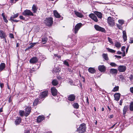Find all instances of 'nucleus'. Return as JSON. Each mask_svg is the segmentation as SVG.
Segmentation results:
<instances>
[{
  "instance_id": "1",
  "label": "nucleus",
  "mask_w": 133,
  "mask_h": 133,
  "mask_svg": "<svg viewBox=\"0 0 133 133\" xmlns=\"http://www.w3.org/2000/svg\"><path fill=\"white\" fill-rule=\"evenodd\" d=\"M86 124L83 123L81 124L79 127L77 128V131L78 133H83L86 130Z\"/></svg>"
},
{
  "instance_id": "2",
  "label": "nucleus",
  "mask_w": 133,
  "mask_h": 133,
  "mask_svg": "<svg viewBox=\"0 0 133 133\" xmlns=\"http://www.w3.org/2000/svg\"><path fill=\"white\" fill-rule=\"evenodd\" d=\"M44 23L48 26H51L53 23L52 18L51 17L46 18L44 21Z\"/></svg>"
},
{
  "instance_id": "3",
  "label": "nucleus",
  "mask_w": 133,
  "mask_h": 133,
  "mask_svg": "<svg viewBox=\"0 0 133 133\" xmlns=\"http://www.w3.org/2000/svg\"><path fill=\"white\" fill-rule=\"evenodd\" d=\"M115 20L112 17H109L108 18L107 22L111 26H113L115 24Z\"/></svg>"
},
{
  "instance_id": "4",
  "label": "nucleus",
  "mask_w": 133,
  "mask_h": 133,
  "mask_svg": "<svg viewBox=\"0 0 133 133\" xmlns=\"http://www.w3.org/2000/svg\"><path fill=\"white\" fill-rule=\"evenodd\" d=\"M82 24L81 23H79L77 24L73 30L74 31V32L75 34H77L79 29L81 27Z\"/></svg>"
},
{
  "instance_id": "5",
  "label": "nucleus",
  "mask_w": 133,
  "mask_h": 133,
  "mask_svg": "<svg viewBox=\"0 0 133 133\" xmlns=\"http://www.w3.org/2000/svg\"><path fill=\"white\" fill-rule=\"evenodd\" d=\"M22 14L25 16H33L34 14L30 10L26 9L22 12Z\"/></svg>"
},
{
  "instance_id": "6",
  "label": "nucleus",
  "mask_w": 133,
  "mask_h": 133,
  "mask_svg": "<svg viewBox=\"0 0 133 133\" xmlns=\"http://www.w3.org/2000/svg\"><path fill=\"white\" fill-rule=\"evenodd\" d=\"M25 110V112L24 116L26 117H27L29 115L31 112V108L30 107H26Z\"/></svg>"
},
{
  "instance_id": "7",
  "label": "nucleus",
  "mask_w": 133,
  "mask_h": 133,
  "mask_svg": "<svg viewBox=\"0 0 133 133\" xmlns=\"http://www.w3.org/2000/svg\"><path fill=\"white\" fill-rule=\"evenodd\" d=\"M126 69V66H125L119 65L118 66V70L119 72H124Z\"/></svg>"
},
{
  "instance_id": "8",
  "label": "nucleus",
  "mask_w": 133,
  "mask_h": 133,
  "mask_svg": "<svg viewBox=\"0 0 133 133\" xmlns=\"http://www.w3.org/2000/svg\"><path fill=\"white\" fill-rule=\"evenodd\" d=\"M95 29L97 31H99L103 32H105V29L99 26L98 25H94Z\"/></svg>"
},
{
  "instance_id": "9",
  "label": "nucleus",
  "mask_w": 133,
  "mask_h": 133,
  "mask_svg": "<svg viewBox=\"0 0 133 133\" xmlns=\"http://www.w3.org/2000/svg\"><path fill=\"white\" fill-rule=\"evenodd\" d=\"M38 60V59L36 57H34L30 60L29 62L31 64H34L37 62Z\"/></svg>"
},
{
  "instance_id": "10",
  "label": "nucleus",
  "mask_w": 133,
  "mask_h": 133,
  "mask_svg": "<svg viewBox=\"0 0 133 133\" xmlns=\"http://www.w3.org/2000/svg\"><path fill=\"white\" fill-rule=\"evenodd\" d=\"M51 93L52 96H56L57 94V91L55 87H52L51 89Z\"/></svg>"
},
{
  "instance_id": "11",
  "label": "nucleus",
  "mask_w": 133,
  "mask_h": 133,
  "mask_svg": "<svg viewBox=\"0 0 133 133\" xmlns=\"http://www.w3.org/2000/svg\"><path fill=\"white\" fill-rule=\"evenodd\" d=\"M48 91L47 90H46L42 92V101L48 96Z\"/></svg>"
},
{
  "instance_id": "12",
  "label": "nucleus",
  "mask_w": 133,
  "mask_h": 133,
  "mask_svg": "<svg viewBox=\"0 0 133 133\" xmlns=\"http://www.w3.org/2000/svg\"><path fill=\"white\" fill-rule=\"evenodd\" d=\"M68 100L70 101H73L75 99V96L74 94H71L68 96Z\"/></svg>"
},
{
  "instance_id": "13",
  "label": "nucleus",
  "mask_w": 133,
  "mask_h": 133,
  "mask_svg": "<svg viewBox=\"0 0 133 133\" xmlns=\"http://www.w3.org/2000/svg\"><path fill=\"white\" fill-rule=\"evenodd\" d=\"M89 16L95 22H97L98 21L97 17L95 15L93 14H91L89 15Z\"/></svg>"
},
{
  "instance_id": "14",
  "label": "nucleus",
  "mask_w": 133,
  "mask_h": 133,
  "mask_svg": "<svg viewBox=\"0 0 133 133\" xmlns=\"http://www.w3.org/2000/svg\"><path fill=\"white\" fill-rule=\"evenodd\" d=\"M54 14L55 16L57 18H61V19H63V17H61L60 15L59 14L58 12L56 10H54Z\"/></svg>"
},
{
  "instance_id": "15",
  "label": "nucleus",
  "mask_w": 133,
  "mask_h": 133,
  "mask_svg": "<svg viewBox=\"0 0 133 133\" xmlns=\"http://www.w3.org/2000/svg\"><path fill=\"white\" fill-rule=\"evenodd\" d=\"M98 69L101 72H104L106 70V67L104 65H100L98 66Z\"/></svg>"
},
{
  "instance_id": "16",
  "label": "nucleus",
  "mask_w": 133,
  "mask_h": 133,
  "mask_svg": "<svg viewBox=\"0 0 133 133\" xmlns=\"http://www.w3.org/2000/svg\"><path fill=\"white\" fill-rule=\"evenodd\" d=\"M114 96L115 98V99L117 101L119 99L120 94L119 93H117L114 94Z\"/></svg>"
},
{
  "instance_id": "17",
  "label": "nucleus",
  "mask_w": 133,
  "mask_h": 133,
  "mask_svg": "<svg viewBox=\"0 0 133 133\" xmlns=\"http://www.w3.org/2000/svg\"><path fill=\"white\" fill-rule=\"evenodd\" d=\"M110 72L111 74H117L118 72V70L116 69H110Z\"/></svg>"
},
{
  "instance_id": "18",
  "label": "nucleus",
  "mask_w": 133,
  "mask_h": 133,
  "mask_svg": "<svg viewBox=\"0 0 133 133\" xmlns=\"http://www.w3.org/2000/svg\"><path fill=\"white\" fill-rule=\"evenodd\" d=\"M75 14V15L78 17L80 18H82L84 16L81 13L78 12L76 11H74Z\"/></svg>"
},
{
  "instance_id": "19",
  "label": "nucleus",
  "mask_w": 133,
  "mask_h": 133,
  "mask_svg": "<svg viewBox=\"0 0 133 133\" xmlns=\"http://www.w3.org/2000/svg\"><path fill=\"white\" fill-rule=\"evenodd\" d=\"M95 14L96 15L98 18L101 19L102 17V14L100 12L96 11L95 12Z\"/></svg>"
},
{
  "instance_id": "20",
  "label": "nucleus",
  "mask_w": 133,
  "mask_h": 133,
  "mask_svg": "<svg viewBox=\"0 0 133 133\" xmlns=\"http://www.w3.org/2000/svg\"><path fill=\"white\" fill-rule=\"evenodd\" d=\"M6 37V35L5 33L3 31L0 30V37L2 38H5Z\"/></svg>"
},
{
  "instance_id": "21",
  "label": "nucleus",
  "mask_w": 133,
  "mask_h": 133,
  "mask_svg": "<svg viewBox=\"0 0 133 133\" xmlns=\"http://www.w3.org/2000/svg\"><path fill=\"white\" fill-rule=\"evenodd\" d=\"M51 83L53 86H56L58 84V82L57 80L54 79L52 80Z\"/></svg>"
},
{
  "instance_id": "22",
  "label": "nucleus",
  "mask_w": 133,
  "mask_h": 133,
  "mask_svg": "<svg viewBox=\"0 0 133 133\" xmlns=\"http://www.w3.org/2000/svg\"><path fill=\"white\" fill-rule=\"evenodd\" d=\"M5 66V64L4 63H1L0 65V72L3 70Z\"/></svg>"
},
{
  "instance_id": "23",
  "label": "nucleus",
  "mask_w": 133,
  "mask_h": 133,
  "mask_svg": "<svg viewBox=\"0 0 133 133\" xmlns=\"http://www.w3.org/2000/svg\"><path fill=\"white\" fill-rule=\"evenodd\" d=\"M123 36L124 41H126L127 40V36L126 32L125 31L123 32Z\"/></svg>"
},
{
  "instance_id": "24",
  "label": "nucleus",
  "mask_w": 133,
  "mask_h": 133,
  "mask_svg": "<svg viewBox=\"0 0 133 133\" xmlns=\"http://www.w3.org/2000/svg\"><path fill=\"white\" fill-rule=\"evenodd\" d=\"M88 70L89 72L92 74H94L96 72L95 70L93 68L91 67L89 68Z\"/></svg>"
},
{
  "instance_id": "25",
  "label": "nucleus",
  "mask_w": 133,
  "mask_h": 133,
  "mask_svg": "<svg viewBox=\"0 0 133 133\" xmlns=\"http://www.w3.org/2000/svg\"><path fill=\"white\" fill-rule=\"evenodd\" d=\"M21 119L20 118H18L15 121V124L16 125L19 124L21 122Z\"/></svg>"
},
{
  "instance_id": "26",
  "label": "nucleus",
  "mask_w": 133,
  "mask_h": 133,
  "mask_svg": "<svg viewBox=\"0 0 133 133\" xmlns=\"http://www.w3.org/2000/svg\"><path fill=\"white\" fill-rule=\"evenodd\" d=\"M48 40L47 37L45 36L44 37L42 38V43L43 44H45Z\"/></svg>"
},
{
  "instance_id": "27",
  "label": "nucleus",
  "mask_w": 133,
  "mask_h": 133,
  "mask_svg": "<svg viewBox=\"0 0 133 133\" xmlns=\"http://www.w3.org/2000/svg\"><path fill=\"white\" fill-rule=\"evenodd\" d=\"M102 56L103 58L105 60L107 61L109 60V58L107 54H102Z\"/></svg>"
},
{
  "instance_id": "28",
  "label": "nucleus",
  "mask_w": 133,
  "mask_h": 133,
  "mask_svg": "<svg viewBox=\"0 0 133 133\" xmlns=\"http://www.w3.org/2000/svg\"><path fill=\"white\" fill-rule=\"evenodd\" d=\"M128 106H125L124 107L123 110V114L125 115L126 113V112L128 110Z\"/></svg>"
},
{
  "instance_id": "29",
  "label": "nucleus",
  "mask_w": 133,
  "mask_h": 133,
  "mask_svg": "<svg viewBox=\"0 0 133 133\" xmlns=\"http://www.w3.org/2000/svg\"><path fill=\"white\" fill-rule=\"evenodd\" d=\"M39 101L38 99L36 98L34 101L33 103V105L34 106L37 105L39 103Z\"/></svg>"
},
{
  "instance_id": "30",
  "label": "nucleus",
  "mask_w": 133,
  "mask_h": 133,
  "mask_svg": "<svg viewBox=\"0 0 133 133\" xmlns=\"http://www.w3.org/2000/svg\"><path fill=\"white\" fill-rule=\"evenodd\" d=\"M73 107L75 109H78L79 107V106L78 104L77 103H74L73 104Z\"/></svg>"
},
{
  "instance_id": "31",
  "label": "nucleus",
  "mask_w": 133,
  "mask_h": 133,
  "mask_svg": "<svg viewBox=\"0 0 133 133\" xmlns=\"http://www.w3.org/2000/svg\"><path fill=\"white\" fill-rule=\"evenodd\" d=\"M32 9V11H33L34 13H35L36 12L37 9L36 6H35L34 5H33Z\"/></svg>"
},
{
  "instance_id": "32",
  "label": "nucleus",
  "mask_w": 133,
  "mask_h": 133,
  "mask_svg": "<svg viewBox=\"0 0 133 133\" xmlns=\"http://www.w3.org/2000/svg\"><path fill=\"white\" fill-rule=\"evenodd\" d=\"M37 43H31L29 44V46L30 49L33 48Z\"/></svg>"
},
{
  "instance_id": "33",
  "label": "nucleus",
  "mask_w": 133,
  "mask_h": 133,
  "mask_svg": "<svg viewBox=\"0 0 133 133\" xmlns=\"http://www.w3.org/2000/svg\"><path fill=\"white\" fill-rule=\"evenodd\" d=\"M115 46L118 48H119L121 46L120 43L118 42H115Z\"/></svg>"
},
{
  "instance_id": "34",
  "label": "nucleus",
  "mask_w": 133,
  "mask_h": 133,
  "mask_svg": "<svg viewBox=\"0 0 133 133\" xmlns=\"http://www.w3.org/2000/svg\"><path fill=\"white\" fill-rule=\"evenodd\" d=\"M20 115L21 116H23L25 114V112L23 110H20L19 112Z\"/></svg>"
},
{
  "instance_id": "35",
  "label": "nucleus",
  "mask_w": 133,
  "mask_h": 133,
  "mask_svg": "<svg viewBox=\"0 0 133 133\" xmlns=\"http://www.w3.org/2000/svg\"><path fill=\"white\" fill-rule=\"evenodd\" d=\"M129 109L131 111H133V102H131L130 104Z\"/></svg>"
},
{
  "instance_id": "36",
  "label": "nucleus",
  "mask_w": 133,
  "mask_h": 133,
  "mask_svg": "<svg viewBox=\"0 0 133 133\" xmlns=\"http://www.w3.org/2000/svg\"><path fill=\"white\" fill-rule=\"evenodd\" d=\"M107 50H108V51L110 52L111 53H115L116 51L114 50L110 49L109 48H107Z\"/></svg>"
},
{
  "instance_id": "37",
  "label": "nucleus",
  "mask_w": 133,
  "mask_h": 133,
  "mask_svg": "<svg viewBox=\"0 0 133 133\" xmlns=\"http://www.w3.org/2000/svg\"><path fill=\"white\" fill-rule=\"evenodd\" d=\"M119 80L123 82L124 80V78L123 76L122 75H121L119 76Z\"/></svg>"
},
{
  "instance_id": "38",
  "label": "nucleus",
  "mask_w": 133,
  "mask_h": 133,
  "mask_svg": "<svg viewBox=\"0 0 133 133\" xmlns=\"http://www.w3.org/2000/svg\"><path fill=\"white\" fill-rule=\"evenodd\" d=\"M37 122L38 123H39L42 121V116H39L37 118Z\"/></svg>"
},
{
  "instance_id": "39",
  "label": "nucleus",
  "mask_w": 133,
  "mask_h": 133,
  "mask_svg": "<svg viewBox=\"0 0 133 133\" xmlns=\"http://www.w3.org/2000/svg\"><path fill=\"white\" fill-rule=\"evenodd\" d=\"M110 65L112 67H116L117 65L114 62H111L110 63Z\"/></svg>"
},
{
  "instance_id": "40",
  "label": "nucleus",
  "mask_w": 133,
  "mask_h": 133,
  "mask_svg": "<svg viewBox=\"0 0 133 133\" xmlns=\"http://www.w3.org/2000/svg\"><path fill=\"white\" fill-rule=\"evenodd\" d=\"M119 89V87L118 86L115 87L114 89L112 90V91L113 92H115L118 91Z\"/></svg>"
},
{
  "instance_id": "41",
  "label": "nucleus",
  "mask_w": 133,
  "mask_h": 133,
  "mask_svg": "<svg viewBox=\"0 0 133 133\" xmlns=\"http://www.w3.org/2000/svg\"><path fill=\"white\" fill-rule=\"evenodd\" d=\"M119 23L121 25H122L124 23V21L122 20L119 19L118 21Z\"/></svg>"
},
{
  "instance_id": "42",
  "label": "nucleus",
  "mask_w": 133,
  "mask_h": 133,
  "mask_svg": "<svg viewBox=\"0 0 133 133\" xmlns=\"http://www.w3.org/2000/svg\"><path fill=\"white\" fill-rule=\"evenodd\" d=\"M64 64L66 65L67 66H69V64L68 62H67L66 60H65L64 62Z\"/></svg>"
},
{
  "instance_id": "43",
  "label": "nucleus",
  "mask_w": 133,
  "mask_h": 133,
  "mask_svg": "<svg viewBox=\"0 0 133 133\" xmlns=\"http://www.w3.org/2000/svg\"><path fill=\"white\" fill-rule=\"evenodd\" d=\"M108 39L109 42L111 44L113 43V42L112 41V39L109 37L108 38Z\"/></svg>"
},
{
  "instance_id": "44",
  "label": "nucleus",
  "mask_w": 133,
  "mask_h": 133,
  "mask_svg": "<svg viewBox=\"0 0 133 133\" xmlns=\"http://www.w3.org/2000/svg\"><path fill=\"white\" fill-rule=\"evenodd\" d=\"M9 37L11 38H14V35L12 34H10Z\"/></svg>"
},
{
  "instance_id": "45",
  "label": "nucleus",
  "mask_w": 133,
  "mask_h": 133,
  "mask_svg": "<svg viewBox=\"0 0 133 133\" xmlns=\"http://www.w3.org/2000/svg\"><path fill=\"white\" fill-rule=\"evenodd\" d=\"M44 44H43L42 43V47H46L48 48L49 47V45L48 44H45L44 45Z\"/></svg>"
},
{
  "instance_id": "46",
  "label": "nucleus",
  "mask_w": 133,
  "mask_h": 133,
  "mask_svg": "<svg viewBox=\"0 0 133 133\" xmlns=\"http://www.w3.org/2000/svg\"><path fill=\"white\" fill-rule=\"evenodd\" d=\"M19 14L18 13H17L16 14H15L13 16V17L14 18H16L18 16Z\"/></svg>"
},
{
  "instance_id": "47",
  "label": "nucleus",
  "mask_w": 133,
  "mask_h": 133,
  "mask_svg": "<svg viewBox=\"0 0 133 133\" xmlns=\"http://www.w3.org/2000/svg\"><path fill=\"white\" fill-rule=\"evenodd\" d=\"M60 69L58 68L57 69H56L55 71H56V73H58L60 72Z\"/></svg>"
},
{
  "instance_id": "48",
  "label": "nucleus",
  "mask_w": 133,
  "mask_h": 133,
  "mask_svg": "<svg viewBox=\"0 0 133 133\" xmlns=\"http://www.w3.org/2000/svg\"><path fill=\"white\" fill-rule=\"evenodd\" d=\"M3 19L4 21L6 23H7L8 22V20L6 19V18L5 17V16L4 17H3Z\"/></svg>"
},
{
  "instance_id": "49",
  "label": "nucleus",
  "mask_w": 133,
  "mask_h": 133,
  "mask_svg": "<svg viewBox=\"0 0 133 133\" xmlns=\"http://www.w3.org/2000/svg\"><path fill=\"white\" fill-rule=\"evenodd\" d=\"M125 47L124 46H122L121 48V50L123 52H125Z\"/></svg>"
},
{
  "instance_id": "50",
  "label": "nucleus",
  "mask_w": 133,
  "mask_h": 133,
  "mask_svg": "<svg viewBox=\"0 0 133 133\" xmlns=\"http://www.w3.org/2000/svg\"><path fill=\"white\" fill-rule=\"evenodd\" d=\"M46 57L44 55H43V56H42V61L43 60H44L45 59H46Z\"/></svg>"
},
{
  "instance_id": "51",
  "label": "nucleus",
  "mask_w": 133,
  "mask_h": 133,
  "mask_svg": "<svg viewBox=\"0 0 133 133\" xmlns=\"http://www.w3.org/2000/svg\"><path fill=\"white\" fill-rule=\"evenodd\" d=\"M115 56L116 58H118L120 59L121 58V57L120 56H117L116 55H115Z\"/></svg>"
},
{
  "instance_id": "52",
  "label": "nucleus",
  "mask_w": 133,
  "mask_h": 133,
  "mask_svg": "<svg viewBox=\"0 0 133 133\" xmlns=\"http://www.w3.org/2000/svg\"><path fill=\"white\" fill-rule=\"evenodd\" d=\"M129 43H133V38H131L129 42Z\"/></svg>"
},
{
  "instance_id": "53",
  "label": "nucleus",
  "mask_w": 133,
  "mask_h": 133,
  "mask_svg": "<svg viewBox=\"0 0 133 133\" xmlns=\"http://www.w3.org/2000/svg\"><path fill=\"white\" fill-rule=\"evenodd\" d=\"M4 84L3 83H0V86L1 88H2L3 87Z\"/></svg>"
},
{
  "instance_id": "54",
  "label": "nucleus",
  "mask_w": 133,
  "mask_h": 133,
  "mask_svg": "<svg viewBox=\"0 0 133 133\" xmlns=\"http://www.w3.org/2000/svg\"><path fill=\"white\" fill-rule=\"evenodd\" d=\"M130 91L132 93H133V87L130 88Z\"/></svg>"
},
{
  "instance_id": "55",
  "label": "nucleus",
  "mask_w": 133,
  "mask_h": 133,
  "mask_svg": "<svg viewBox=\"0 0 133 133\" xmlns=\"http://www.w3.org/2000/svg\"><path fill=\"white\" fill-rule=\"evenodd\" d=\"M14 18L13 17H11L10 18V20L11 21L14 22Z\"/></svg>"
},
{
  "instance_id": "56",
  "label": "nucleus",
  "mask_w": 133,
  "mask_h": 133,
  "mask_svg": "<svg viewBox=\"0 0 133 133\" xmlns=\"http://www.w3.org/2000/svg\"><path fill=\"white\" fill-rule=\"evenodd\" d=\"M20 18L21 19H24L25 18L22 16H19Z\"/></svg>"
},
{
  "instance_id": "57",
  "label": "nucleus",
  "mask_w": 133,
  "mask_h": 133,
  "mask_svg": "<svg viewBox=\"0 0 133 133\" xmlns=\"http://www.w3.org/2000/svg\"><path fill=\"white\" fill-rule=\"evenodd\" d=\"M129 78L130 79V80L132 81L133 79V76L131 75L130 76V77H129Z\"/></svg>"
},
{
  "instance_id": "58",
  "label": "nucleus",
  "mask_w": 133,
  "mask_h": 133,
  "mask_svg": "<svg viewBox=\"0 0 133 133\" xmlns=\"http://www.w3.org/2000/svg\"><path fill=\"white\" fill-rule=\"evenodd\" d=\"M117 54H118L121 55L122 54V52L119 51H118L117 52Z\"/></svg>"
},
{
  "instance_id": "59",
  "label": "nucleus",
  "mask_w": 133,
  "mask_h": 133,
  "mask_svg": "<svg viewBox=\"0 0 133 133\" xmlns=\"http://www.w3.org/2000/svg\"><path fill=\"white\" fill-rule=\"evenodd\" d=\"M129 46H127V47L126 49V53H127V52H128V49H129Z\"/></svg>"
},
{
  "instance_id": "60",
  "label": "nucleus",
  "mask_w": 133,
  "mask_h": 133,
  "mask_svg": "<svg viewBox=\"0 0 133 133\" xmlns=\"http://www.w3.org/2000/svg\"><path fill=\"white\" fill-rule=\"evenodd\" d=\"M122 101H123L122 100H120V102H119L120 105H122Z\"/></svg>"
},
{
  "instance_id": "61",
  "label": "nucleus",
  "mask_w": 133,
  "mask_h": 133,
  "mask_svg": "<svg viewBox=\"0 0 133 133\" xmlns=\"http://www.w3.org/2000/svg\"><path fill=\"white\" fill-rule=\"evenodd\" d=\"M114 116L112 115H110L109 117V118H112Z\"/></svg>"
},
{
  "instance_id": "62",
  "label": "nucleus",
  "mask_w": 133,
  "mask_h": 133,
  "mask_svg": "<svg viewBox=\"0 0 133 133\" xmlns=\"http://www.w3.org/2000/svg\"><path fill=\"white\" fill-rule=\"evenodd\" d=\"M57 78L59 79H62V77L60 76L57 77Z\"/></svg>"
},
{
  "instance_id": "63",
  "label": "nucleus",
  "mask_w": 133,
  "mask_h": 133,
  "mask_svg": "<svg viewBox=\"0 0 133 133\" xmlns=\"http://www.w3.org/2000/svg\"><path fill=\"white\" fill-rule=\"evenodd\" d=\"M10 2L12 4L13 3H14V0H10Z\"/></svg>"
},
{
  "instance_id": "64",
  "label": "nucleus",
  "mask_w": 133,
  "mask_h": 133,
  "mask_svg": "<svg viewBox=\"0 0 133 133\" xmlns=\"http://www.w3.org/2000/svg\"><path fill=\"white\" fill-rule=\"evenodd\" d=\"M24 133H30V132L29 130H27Z\"/></svg>"
}]
</instances>
